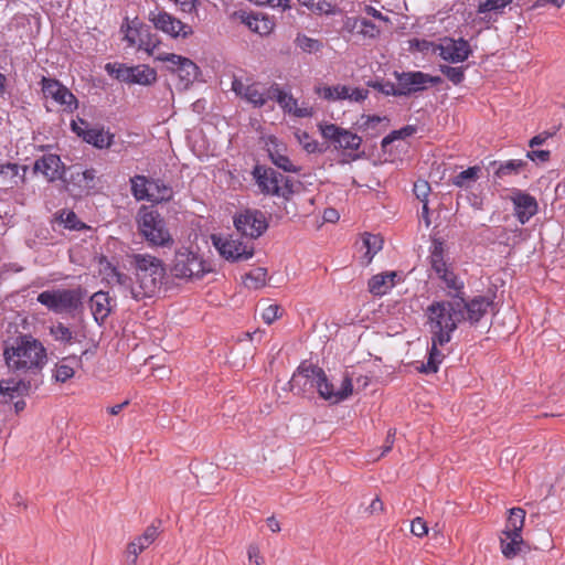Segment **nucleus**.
Instances as JSON below:
<instances>
[{"instance_id": "nucleus-1", "label": "nucleus", "mask_w": 565, "mask_h": 565, "mask_svg": "<svg viewBox=\"0 0 565 565\" xmlns=\"http://www.w3.org/2000/svg\"><path fill=\"white\" fill-rule=\"evenodd\" d=\"M492 305L493 301L486 296H476L467 301L462 296L454 295L451 300L433 301L427 307V312L447 324L452 322L457 329L461 321L478 323Z\"/></svg>"}, {"instance_id": "nucleus-2", "label": "nucleus", "mask_w": 565, "mask_h": 565, "mask_svg": "<svg viewBox=\"0 0 565 565\" xmlns=\"http://www.w3.org/2000/svg\"><path fill=\"white\" fill-rule=\"evenodd\" d=\"M3 356L8 367L19 374H39L47 361L46 349L29 334L19 335L8 342Z\"/></svg>"}, {"instance_id": "nucleus-3", "label": "nucleus", "mask_w": 565, "mask_h": 565, "mask_svg": "<svg viewBox=\"0 0 565 565\" xmlns=\"http://www.w3.org/2000/svg\"><path fill=\"white\" fill-rule=\"evenodd\" d=\"M130 268L134 270L135 284L131 296L136 300L156 296L166 279L164 263L150 254L134 253L128 255Z\"/></svg>"}, {"instance_id": "nucleus-4", "label": "nucleus", "mask_w": 565, "mask_h": 565, "mask_svg": "<svg viewBox=\"0 0 565 565\" xmlns=\"http://www.w3.org/2000/svg\"><path fill=\"white\" fill-rule=\"evenodd\" d=\"M138 232L151 248L171 249L174 238L163 216L148 206H141L137 214Z\"/></svg>"}, {"instance_id": "nucleus-5", "label": "nucleus", "mask_w": 565, "mask_h": 565, "mask_svg": "<svg viewBox=\"0 0 565 565\" xmlns=\"http://www.w3.org/2000/svg\"><path fill=\"white\" fill-rule=\"evenodd\" d=\"M427 317V323L430 332L431 345L428 351V359L426 363H422L417 370L420 373L431 374L436 373L439 369L440 363L445 359V354L439 350L440 347L446 345L450 342L451 335L456 330V326L451 322L449 324L443 322L435 315L425 311Z\"/></svg>"}, {"instance_id": "nucleus-6", "label": "nucleus", "mask_w": 565, "mask_h": 565, "mask_svg": "<svg viewBox=\"0 0 565 565\" xmlns=\"http://www.w3.org/2000/svg\"><path fill=\"white\" fill-rule=\"evenodd\" d=\"M253 175L264 194L280 196L287 201L302 188L300 181L285 177L273 168L256 166Z\"/></svg>"}, {"instance_id": "nucleus-7", "label": "nucleus", "mask_w": 565, "mask_h": 565, "mask_svg": "<svg viewBox=\"0 0 565 565\" xmlns=\"http://www.w3.org/2000/svg\"><path fill=\"white\" fill-rule=\"evenodd\" d=\"M170 271L178 279L191 280L202 278L211 271V268L202 255L190 247L182 246L174 253Z\"/></svg>"}, {"instance_id": "nucleus-8", "label": "nucleus", "mask_w": 565, "mask_h": 565, "mask_svg": "<svg viewBox=\"0 0 565 565\" xmlns=\"http://www.w3.org/2000/svg\"><path fill=\"white\" fill-rule=\"evenodd\" d=\"M85 297L86 290L77 287L45 290L39 294L36 300L54 313H72L82 307Z\"/></svg>"}, {"instance_id": "nucleus-9", "label": "nucleus", "mask_w": 565, "mask_h": 565, "mask_svg": "<svg viewBox=\"0 0 565 565\" xmlns=\"http://www.w3.org/2000/svg\"><path fill=\"white\" fill-rule=\"evenodd\" d=\"M156 60L171 64L168 70L178 75V87L182 90L188 89L200 74L199 66L192 60L174 53L159 54Z\"/></svg>"}, {"instance_id": "nucleus-10", "label": "nucleus", "mask_w": 565, "mask_h": 565, "mask_svg": "<svg viewBox=\"0 0 565 565\" xmlns=\"http://www.w3.org/2000/svg\"><path fill=\"white\" fill-rule=\"evenodd\" d=\"M107 73L128 84L151 85L157 81V72L148 65L126 66L124 64L108 63Z\"/></svg>"}, {"instance_id": "nucleus-11", "label": "nucleus", "mask_w": 565, "mask_h": 565, "mask_svg": "<svg viewBox=\"0 0 565 565\" xmlns=\"http://www.w3.org/2000/svg\"><path fill=\"white\" fill-rule=\"evenodd\" d=\"M234 226L242 236L256 239L267 231L268 221L260 210L245 209L235 214Z\"/></svg>"}, {"instance_id": "nucleus-12", "label": "nucleus", "mask_w": 565, "mask_h": 565, "mask_svg": "<svg viewBox=\"0 0 565 565\" xmlns=\"http://www.w3.org/2000/svg\"><path fill=\"white\" fill-rule=\"evenodd\" d=\"M148 19L157 30L170 35L173 39H186L193 34V29L191 25L183 23L181 20L177 19L167 11H150Z\"/></svg>"}, {"instance_id": "nucleus-13", "label": "nucleus", "mask_w": 565, "mask_h": 565, "mask_svg": "<svg viewBox=\"0 0 565 565\" xmlns=\"http://www.w3.org/2000/svg\"><path fill=\"white\" fill-rule=\"evenodd\" d=\"M41 86L43 95L46 98H52L55 103L63 106L64 111L73 113L77 109V98L58 79L43 76L41 79Z\"/></svg>"}, {"instance_id": "nucleus-14", "label": "nucleus", "mask_w": 565, "mask_h": 565, "mask_svg": "<svg viewBox=\"0 0 565 565\" xmlns=\"http://www.w3.org/2000/svg\"><path fill=\"white\" fill-rule=\"evenodd\" d=\"M321 136L334 143L335 149L358 150L362 145V138L352 131L334 124H320Z\"/></svg>"}, {"instance_id": "nucleus-15", "label": "nucleus", "mask_w": 565, "mask_h": 565, "mask_svg": "<svg viewBox=\"0 0 565 565\" xmlns=\"http://www.w3.org/2000/svg\"><path fill=\"white\" fill-rule=\"evenodd\" d=\"M322 369L318 365L301 363L289 381L290 391L305 394L317 388L318 376Z\"/></svg>"}, {"instance_id": "nucleus-16", "label": "nucleus", "mask_w": 565, "mask_h": 565, "mask_svg": "<svg viewBox=\"0 0 565 565\" xmlns=\"http://www.w3.org/2000/svg\"><path fill=\"white\" fill-rule=\"evenodd\" d=\"M438 53L448 63H462L472 54L471 46L463 38H444L437 45Z\"/></svg>"}, {"instance_id": "nucleus-17", "label": "nucleus", "mask_w": 565, "mask_h": 565, "mask_svg": "<svg viewBox=\"0 0 565 565\" xmlns=\"http://www.w3.org/2000/svg\"><path fill=\"white\" fill-rule=\"evenodd\" d=\"M317 392L319 395L327 401L332 403H339L347 399L353 392L352 380L349 376H344L341 381L339 388L334 387V384L330 382L322 370V373L318 376Z\"/></svg>"}, {"instance_id": "nucleus-18", "label": "nucleus", "mask_w": 565, "mask_h": 565, "mask_svg": "<svg viewBox=\"0 0 565 565\" xmlns=\"http://www.w3.org/2000/svg\"><path fill=\"white\" fill-rule=\"evenodd\" d=\"M213 245L218 250L220 255L227 260L238 262L247 260L253 257L254 248L247 247L242 242L233 238H222L212 236Z\"/></svg>"}, {"instance_id": "nucleus-19", "label": "nucleus", "mask_w": 565, "mask_h": 565, "mask_svg": "<svg viewBox=\"0 0 565 565\" xmlns=\"http://www.w3.org/2000/svg\"><path fill=\"white\" fill-rule=\"evenodd\" d=\"M71 128L76 136L97 149H107L113 143L114 135L104 127L82 128L77 121H72Z\"/></svg>"}, {"instance_id": "nucleus-20", "label": "nucleus", "mask_w": 565, "mask_h": 565, "mask_svg": "<svg viewBox=\"0 0 565 565\" xmlns=\"http://www.w3.org/2000/svg\"><path fill=\"white\" fill-rule=\"evenodd\" d=\"M268 97L276 99L279 106L287 113L299 118L312 116V109L307 107H298L297 99L291 94L284 92L278 84H273L268 88Z\"/></svg>"}, {"instance_id": "nucleus-21", "label": "nucleus", "mask_w": 565, "mask_h": 565, "mask_svg": "<svg viewBox=\"0 0 565 565\" xmlns=\"http://www.w3.org/2000/svg\"><path fill=\"white\" fill-rule=\"evenodd\" d=\"M511 201L514 205V214L521 224H525L537 213V202L535 198L529 193L515 190L511 196Z\"/></svg>"}, {"instance_id": "nucleus-22", "label": "nucleus", "mask_w": 565, "mask_h": 565, "mask_svg": "<svg viewBox=\"0 0 565 565\" xmlns=\"http://www.w3.org/2000/svg\"><path fill=\"white\" fill-rule=\"evenodd\" d=\"M394 75L397 81L398 96H411L425 90L423 72H394Z\"/></svg>"}, {"instance_id": "nucleus-23", "label": "nucleus", "mask_w": 565, "mask_h": 565, "mask_svg": "<svg viewBox=\"0 0 565 565\" xmlns=\"http://www.w3.org/2000/svg\"><path fill=\"white\" fill-rule=\"evenodd\" d=\"M64 164L61 161V158L54 153L42 156L34 162L33 167L34 173L43 174L50 182L61 179Z\"/></svg>"}, {"instance_id": "nucleus-24", "label": "nucleus", "mask_w": 565, "mask_h": 565, "mask_svg": "<svg viewBox=\"0 0 565 565\" xmlns=\"http://www.w3.org/2000/svg\"><path fill=\"white\" fill-rule=\"evenodd\" d=\"M36 387L32 381L13 379L0 382V402L7 403L12 399L14 395H29L33 388Z\"/></svg>"}, {"instance_id": "nucleus-25", "label": "nucleus", "mask_w": 565, "mask_h": 565, "mask_svg": "<svg viewBox=\"0 0 565 565\" xmlns=\"http://www.w3.org/2000/svg\"><path fill=\"white\" fill-rule=\"evenodd\" d=\"M89 303L95 321L98 324L104 323V321L110 313V298L108 296V292H95L90 297Z\"/></svg>"}, {"instance_id": "nucleus-26", "label": "nucleus", "mask_w": 565, "mask_h": 565, "mask_svg": "<svg viewBox=\"0 0 565 565\" xmlns=\"http://www.w3.org/2000/svg\"><path fill=\"white\" fill-rule=\"evenodd\" d=\"M396 276L397 275L395 271L374 275L369 280V284H367L369 291L371 294H373L374 296H383V295L387 294V291L394 287V285H395L394 279Z\"/></svg>"}, {"instance_id": "nucleus-27", "label": "nucleus", "mask_w": 565, "mask_h": 565, "mask_svg": "<svg viewBox=\"0 0 565 565\" xmlns=\"http://www.w3.org/2000/svg\"><path fill=\"white\" fill-rule=\"evenodd\" d=\"M134 30L138 36V49L146 51L148 55H154L159 40L156 34L151 33L150 26L141 22Z\"/></svg>"}, {"instance_id": "nucleus-28", "label": "nucleus", "mask_w": 565, "mask_h": 565, "mask_svg": "<svg viewBox=\"0 0 565 565\" xmlns=\"http://www.w3.org/2000/svg\"><path fill=\"white\" fill-rule=\"evenodd\" d=\"M490 166H497V169L494 170V178L504 179L505 177L519 174L527 166V162L524 160L513 159L500 163L492 161Z\"/></svg>"}, {"instance_id": "nucleus-29", "label": "nucleus", "mask_w": 565, "mask_h": 565, "mask_svg": "<svg viewBox=\"0 0 565 565\" xmlns=\"http://www.w3.org/2000/svg\"><path fill=\"white\" fill-rule=\"evenodd\" d=\"M149 198L153 203L169 202L173 198V190L163 180L151 179Z\"/></svg>"}, {"instance_id": "nucleus-30", "label": "nucleus", "mask_w": 565, "mask_h": 565, "mask_svg": "<svg viewBox=\"0 0 565 565\" xmlns=\"http://www.w3.org/2000/svg\"><path fill=\"white\" fill-rule=\"evenodd\" d=\"M96 170L87 169L85 171H75L71 174V185L77 188L79 192L89 191L95 188Z\"/></svg>"}, {"instance_id": "nucleus-31", "label": "nucleus", "mask_w": 565, "mask_h": 565, "mask_svg": "<svg viewBox=\"0 0 565 565\" xmlns=\"http://www.w3.org/2000/svg\"><path fill=\"white\" fill-rule=\"evenodd\" d=\"M480 174L481 168L479 166H473L454 175L450 181L451 184L458 188L469 189L478 181Z\"/></svg>"}, {"instance_id": "nucleus-32", "label": "nucleus", "mask_w": 565, "mask_h": 565, "mask_svg": "<svg viewBox=\"0 0 565 565\" xmlns=\"http://www.w3.org/2000/svg\"><path fill=\"white\" fill-rule=\"evenodd\" d=\"M524 520L525 511L522 508H512L503 534L521 535Z\"/></svg>"}, {"instance_id": "nucleus-33", "label": "nucleus", "mask_w": 565, "mask_h": 565, "mask_svg": "<svg viewBox=\"0 0 565 565\" xmlns=\"http://www.w3.org/2000/svg\"><path fill=\"white\" fill-rule=\"evenodd\" d=\"M151 179L137 174L130 178L131 193L137 201H149Z\"/></svg>"}, {"instance_id": "nucleus-34", "label": "nucleus", "mask_w": 565, "mask_h": 565, "mask_svg": "<svg viewBox=\"0 0 565 565\" xmlns=\"http://www.w3.org/2000/svg\"><path fill=\"white\" fill-rule=\"evenodd\" d=\"M340 0H298V2L315 13L333 14Z\"/></svg>"}, {"instance_id": "nucleus-35", "label": "nucleus", "mask_w": 565, "mask_h": 565, "mask_svg": "<svg viewBox=\"0 0 565 565\" xmlns=\"http://www.w3.org/2000/svg\"><path fill=\"white\" fill-rule=\"evenodd\" d=\"M67 362H74L75 364H78L81 359L73 355L64 358L60 363H57L54 372V379L56 382L65 383L67 380L74 376V367Z\"/></svg>"}, {"instance_id": "nucleus-36", "label": "nucleus", "mask_w": 565, "mask_h": 565, "mask_svg": "<svg viewBox=\"0 0 565 565\" xmlns=\"http://www.w3.org/2000/svg\"><path fill=\"white\" fill-rule=\"evenodd\" d=\"M501 550L507 558H512L520 552V545L523 543L521 535L503 534L500 537Z\"/></svg>"}, {"instance_id": "nucleus-37", "label": "nucleus", "mask_w": 565, "mask_h": 565, "mask_svg": "<svg viewBox=\"0 0 565 565\" xmlns=\"http://www.w3.org/2000/svg\"><path fill=\"white\" fill-rule=\"evenodd\" d=\"M444 252L445 250L443 242L434 239L429 259L431 268L435 270L437 275L448 269L447 264L444 259Z\"/></svg>"}, {"instance_id": "nucleus-38", "label": "nucleus", "mask_w": 565, "mask_h": 565, "mask_svg": "<svg viewBox=\"0 0 565 565\" xmlns=\"http://www.w3.org/2000/svg\"><path fill=\"white\" fill-rule=\"evenodd\" d=\"M347 25L370 38H375L380 33L377 26L365 18L349 19Z\"/></svg>"}, {"instance_id": "nucleus-39", "label": "nucleus", "mask_w": 565, "mask_h": 565, "mask_svg": "<svg viewBox=\"0 0 565 565\" xmlns=\"http://www.w3.org/2000/svg\"><path fill=\"white\" fill-rule=\"evenodd\" d=\"M244 98L255 107H263L268 99V90L262 92L258 84H250L244 88Z\"/></svg>"}, {"instance_id": "nucleus-40", "label": "nucleus", "mask_w": 565, "mask_h": 565, "mask_svg": "<svg viewBox=\"0 0 565 565\" xmlns=\"http://www.w3.org/2000/svg\"><path fill=\"white\" fill-rule=\"evenodd\" d=\"M268 151L271 162L277 168L286 172H298L300 170V168L296 167L286 154L280 153L278 145H275L274 149H269Z\"/></svg>"}, {"instance_id": "nucleus-41", "label": "nucleus", "mask_w": 565, "mask_h": 565, "mask_svg": "<svg viewBox=\"0 0 565 565\" xmlns=\"http://www.w3.org/2000/svg\"><path fill=\"white\" fill-rule=\"evenodd\" d=\"M266 277L267 270L265 268H254L244 276V285L250 289H258L265 286Z\"/></svg>"}, {"instance_id": "nucleus-42", "label": "nucleus", "mask_w": 565, "mask_h": 565, "mask_svg": "<svg viewBox=\"0 0 565 565\" xmlns=\"http://www.w3.org/2000/svg\"><path fill=\"white\" fill-rule=\"evenodd\" d=\"M296 137L308 153H323L328 149V147L320 145L307 131H298L296 132Z\"/></svg>"}, {"instance_id": "nucleus-43", "label": "nucleus", "mask_w": 565, "mask_h": 565, "mask_svg": "<svg viewBox=\"0 0 565 565\" xmlns=\"http://www.w3.org/2000/svg\"><path fill=\"white\" fill-rule=\"evenodd\" d=\"M244 23L255 33L260 35L268 34L271 30V24L266 18H258L257 15H247Z\"/></svg>"}, {"instance_id": "nucleus-44", "label": "nucleus", "mask_w": 565, "mask_h": 565, "mask_svg": "<svg viewBox=\"0 0 565 565\" xmlns=\"http://www.w3.org/2000/svg\"><path fill=\"white\" fill-rule=\"evenodd\" d=\"M20 167L17 163H0V177H2L8 184L12 188L18 185V179L20 178L22 181L24 180V175H19Z\"/></svg>"}, {"instance_id": "nucleus-45", "label": "nucleus", "mask_w": 565, "mask_h": 565, "mask_svg": "<svg viewBox=\"0 0 565 565\" xmlns=\"http://www.w3.org/2000/svg\"><path fill=\"white\" fill-rule=\"evenodd\" d=\"M467 66H450L439 65V71L445 75L454 85H460L465 81V72Z\"/></svg>"}, {"instance_id": "nucleus-46", "label": "nucleus", "mask_w": 565, "mask_h": 565, "mask_svg": "<svg viewBox=\"0 0 565 565\" xmlns=\"http://www.w3.org/2000/svg\"><path fill=\"white\" fill-rule=\"evenodd\" d=\"M50 333L54 338L55 341L70 344L72 343L74 335L68 327L63 324L62 322H57L50 328Z\"/></svg>"}, {"instance_id": "nucleus-47", "label": "nucleus", "mask_w": 565, "mask_h": 565, "mask_svg": "<svg viewBox=\"0 0 565 565\" xmlns=\"http://www.w3.org/2000/svg\"><path fill=\"white\" fill-rule=\"evenodd\" d=\"M296 45L306 53H316L323 46L322 42L305 34H298L295 40Z\"/></svg>"}, {"instance_id": "nucleus-48", "label": "nucleus", "mask_w": 565, "mask_h": 565, "mask_svg": "<svg viewBox=\"0 0 565 565\" xmlns=\"http://www.w3.org/2000/svg\"><path fill=\"white\" fill-rule=\"evenodd\" d=\"M512 3V0H486L478 6V13L494 12L502 14L505 7Z\"/></svg>"}, {"instance_id": "nucleus-49", "label": "nucleus", "mask_w": 565, "mask_h": 565, "mask_svg": "<svg viewBox=\"0 0 565 565\" xmlns=\"http://www.w3.org/2000/svg\"><path fill=\"white\" fill-rule=\"evenodd\" d=\"M416 132L415 126H405L398 130H393L391 134H388L386 137L382 139L381 146L383 149H385L388 145H391L393 141L398 139H405L407 137L413 136Z\"/></svg>"}, {"instance_id": "nucleus-50", "label": "nucleus", "mask_w": 565, "mask_h": 565, "mask_svg": "<svg viewBox=\"0 0 565 565\" xmlns=\"http://www.w3.org/2000/svg\"><path fill=\"white\" fill-rule=\"evenodd\" d=\"M67 230H81L85 227L73 211L63 210L56 218Z\"/></svg>"}, {"instance_id": "nucleus-51", "label": "nucleus", "mask_w": 565, "mask_h": 565, "mask_svg": "<svg viewBox=\"0 0 565 565\" xmlns=\"http://www.w3.org/2000/svg\"><path fill=\"white\" fill-rule=\"evenodd\" d=\"M150 545L149 541H145L142 535L138 536L134 542H130L127 546V554L128 557H132L130 561L131 564L136 565L138 555Z\"/></svg>"}, {"instance_id": "nucleus-52", "label": "nucleus", "mask_w": 565, "mask_h": 565, "mask_svg": "<svg viewBox=\"0 0 565 565\" xmlns=\"http://www.w3.org/2000/svg\"><path fill=\"white\" fill-rule=\"evenodd\" d=\"M363 244L366 247V256H369V260L382 249L383 239L377 235L365 234L363 237Z\"/></svg>"}, {"instance_id": "nucleus-53", "label": "nucleus", "mask_w": 565, "mask_h": 565, "mask_svg": "<svg viewBox=\"0 0 565 565\" xmlns=\"http://www.w3.org/2000/svg\"><path fill=\"white\" fill-rule=\"evenodd\" d=\"M367 86L381 92L385 96H398L397 84L395 85L394 83L388 81H369Z\"/></svg>"}, {"instance_id": "nucleus-54", "label": "nucleus", "mask_w": 565, "mask_h": 565, "mask_svg": "<svg viewBox=\"0 0 565 565\" xmlns=\"http://www.w3.org/2000/svg\"><path fill=\"white\" fill-rule=\"evenodd\" d=\"M437 45L438 44H435L434 42L425 40V39L409 40V49L412 51H416V52L425 53V52H428L429 50H431L434 53H436V52H438Z\"/></svg>"}, {"instance_id": "nucleus-55", "label": "nucleus", "mask_w": 565, "mask_h": 565, "mask_svg": "<svg viewBox=\"0 0 565 565\" xmlns=\"http://www.w3.org/2000/svg\"><path fill=\"white\" fill-rule=\"evenodd\" d=\"M438 277L445 281L446 286L449 289L456 290V295L462 296L463 292L461 291V289L463 288V286L462 284L458 282L457 276L452 271L446 269L445 271L439 274Z\"/></svg>"}, {"instance_id": "nucleus-56", "label": "nucleus", "mask_w": 565, "mask_h": 565, "mask_svg": "<svg viewBox=\"0 0 565 565\" xmlns=\"http://www.w3.org/2000/svg\"><path fill=\"white\" fill-rule=\"evenodd\" d=\"M413 192H414L415 196L420 202L428 201V195H429V192H430V185L425 180H417L414 183Z\"/></svg>"}, {"instance_id": "nucleus-57", "label": "nucleus", "mask_w": 565, "mask_h": 565, "mask_svg": "<svg viewBox=\"0 0 565 565\" xmlns=\"http://www.w3.org/2000/svg\"><path fill=\"white\" fill-rule=\"evenodd\" d=\"M281 315V308L278 305H269L262 312L263 320L270 324L277 320Z\"/></svg>"}, {"instance_id": "nucleus-58", "label": "nucleus", "mask_w": 565, "mask_h": 565, "mask_svg": "<svg viewBox=\"0 0 565 565\" xmlns=\"http://www.w3.org/2000/svg\"><path fill=\"white\" fill-rule=\"evenodd\" d=\"M411 532L418 537H423L428 533L427 523L422 518H415L411 523Z\"/></svg>"}, {"instance_id": "nucleus-59", "label": "nucleus", "mask_w": 565, "mask_h": 565, "mask_svg": "<svg viewBox=\"0 0 565 565\" xmlns=\"http://www.w3.org/2000/svg\"><path fill=\"white\" fill-rule=\"evenodd\" d=\"M108 282L110 281H115L116 284L120 285V286H125V287H129L131 289V287L134 285H131V278L119 271L118 269H111V276L109 278V280H107Z\"/></svg>"}, {"instance_id": "nucleus-60", "label": "nucleus", "mask_w": 565, "mask_h": 565, "mask_svg": "<svg viewBox=\"0 0 565 565\" xmlns=\"http://www.w3.org/2000/svg\"><path fill=\"white\" fill-rule=\"evenodd\" d=\"M526 158L533 162H547L551 158L550 150H535L534 148L526 152Z\"/></svg>"}, {"instance_id": "nucleus-61", "label": "nucleus", "mask_w": 565, "mask_h": 565, "mask_svg": "<svg viewBox=\"0 0 565 565\" xmlns=\"http://www.w3.org/2000/svg\"><path fill=\"white\" fill-rule=\"evenodd\" d=\"M555 135V131L553 132H550V131H543L536 136H534L533 138L530 139L529 141V147L530 148H535L537 146H541L543 145L547 139L552 138L553 136Z\"/></svg>"}, {"instance_id": "nucleus-62", "label": "nucleus", "mask_w": 565, "mask_h": 565, "mask_svg": "<svg viewBox=\"0 0 565 565\" xmlns=\"http://www.w3.org/2000/svg\"><path fill=\"white\" fill-rule=\"evenodd\" d=\"M315 93L327 100H334V86L318 85Z\"/></svg>"}, {"instance_id": "nucleus-63", "label": "nucleus", "mask_w": 565, "mask_h": 565, "mask_svg": "<svg viewBox=\"0 0 565 565\" xmlns=\"http://www.w3.org/2000/svg\"><path fill=\"white\" fill-rule=\"evenodd\" d=\"M98 263L100 266V273L105 276L106 280H109L111 269H117V267H115L106 256H100Z\"/></svg>"}, {"instance_id": "nucleus-64", "label": "nucleus", "mask_w": 565, "mask_h": 565, "mask_svg": "<svg viewBox=\"0 0 565 565\" xmlns=\"http://www.w3.org/2000/svg\"><path fill=\"white\" fill-rule=\"evenodd\" d=\"M369 96V90L363 88H354L349 90L348 99L353 102H363Z\"/></svg>"}]
</instances>
